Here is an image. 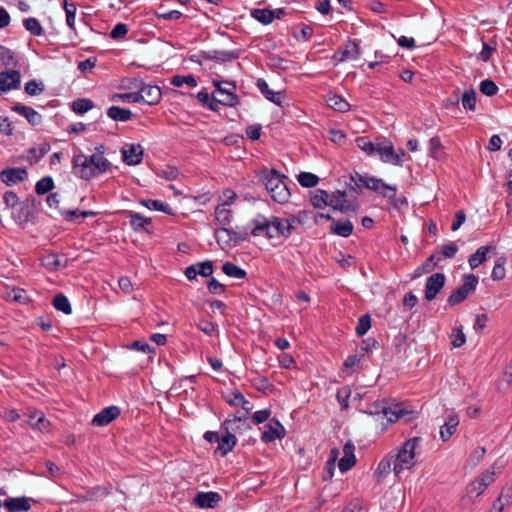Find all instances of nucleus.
Instances as JSON below:
<instances>
[{
    "instance_id": "1",
    "label": "nucleus",
    "mask_w": 512,
    "mask_h": 512,
    "mask_svg": "<svg viewBox=\"0 0 512 512\" xmlns=\"http://www.w3.org/2000/svg\"><path fill=\"white\" fill-rule=\"evenodd\" d=\"M250 225L251 235L254 237L264 235L268 239L280 237L288 239L295 230V227L291 226L284 218L277 216L267 218L262 214H258L252 219Z\"/></svg>"
},
{
    "instance_id": "2",
    "label": "nucleus",
    "mask_w": 512,
    "mask_h": 512,
    "mask_svg": "<svg viewBox=\"0 0 512 512\" xmlns=\"http://www.w3.org/2000/svg\"><path fill=\"white\" fill-rule=\"evenodd\" d=\"M258 179L265 186L271 199L278 204H285L289 201L291 193L285 183L287 176L280 173L278 170L262 169L258 173Z\"/></svg>"
},
{
    "instance_id": "3",
    "label": "nucleus",
    "mask_w": 512,
    "mask_h": 512,
    "mask_svg": "<svg viewBox=\"0 0 512 512\" xmlns=\"http://www.w3.org/2000/svg\"><path fill=\"white\" fill-rule=\"evenodd\" d=\"M109 165L110 163L101 154H93L90 157L78 154L73 158L74 174L86 180L105 172Z\"/></svg>"
},
{
    "instance_id": "4",
    "label": "nucleus",
    "mask_w": 512,
    "mask_h": 512,
    "mask_svg": "<svg viewBox=\"0 0 512 512\" xmlns=\"http://www.w3.org/2000/svg\"><path fill=\"white\" fill-rule=\"evenodd\" d=\"M160 99L161 90L158 86L147 84L141 79H130V102L154 105Z\"/></svg>"
},
{
    "instance_id": "5",
    "label": "nucleus",
    "mask_w": 512,
    "mask_h": 512,
    "mask_svg": "<svg viewBox=\"0 0 512 512\" xmlns=\"http://www.w3.org/2000/svg\"><path fill=\"white\" fill-rule=\"evenodd\" d=\"M421 442L420 437H414L405 441L394 460V473L396 476L405 469H411L415 463V450Z\"/></svg>"
},
{
    "instance_id": "6",
    "label": "nucleus",
    "mask_w": 512,
    "mask_h": 512,
    "mask_svg": "<svg viewBox=\"0 0 512 512\" xmlns=\"http://www.w3.org/2000/svg\"><path fill=\"white\" fill-rule=\"evenodd\" d=\"M478 285V277L474 274H465L462 278V284L453 291L448 299L449 306H455L462 303L468 296L476 290Z\"/></svg>"
},
{
    "instance_id": "7",
    "label": "nucleus",
    "mask_w": 512,
    "mask_h": 512,
    "mask_svg": "<svg viewBox=\"0 0 512 512\" xmlns=\"http://www.w3.org/2000/svg\"><path fill=\"white\" fill-rule=\"evenodd\" d=\"M212 83L216 88L214 94L219 95L217 101L221 105L235 107L239 104V97L235 93L236 84L234 81L214 79Z\"/></svg>"
},
{
    "instance_id": "8",
    "label": "nucleus",
    "mask_w": 512,
    "mask_h": 512,
    "mask_svg": "<svg viewBox=\"0 0 512 512\" xmlns=\"http://www.w3.org/2000/svg\"><path fill=\"white\" fill-rule=\"evenodd\" d=\"M346 196L345 191L339 190L336 193L329 194L327 206H330L341 213H356L359 208L357 199L347 200Z\"/></svg>"
},
{
    "instance_id": "9",
    "label": "nucleus",
    "mask_w": 512,
    "mask_h": 512,
    "mask_svg": "<svg viewBox=\"0 0 512 512\" xmlns=\"http://www.w3.org/2000/svg\"><path fill=\"white\" fill-rule=\"evenodd\" d=\"M376 155H379L381 161L384 163H389L395 166H400L402 164L400 155L396 153L392 142L386 138L378 140Z\"/></svg>"
},
{
    "instance_id": "10",
    "label": "nucleus",
    "mask_w": 512,
    "mask_h": 512,
    "mask_svg": "<svg viewBox=\"0 0 512 512\" xmlns=\"http://www.w3.org/2000/svg\"><path fill=\"white\" fill-rule=\"evenodd\" d=\"M223 234H225L227 237L225 240L226 243L233 241L234 244H238L248 240L249 234H251V225L249 224V227H244L242 229H239L238 227H236V229L226 227L219 228L215 232L217 241L223 239Z\"/></svg>"
},
{
    "instance_id": "11",
    "label": "nucleus",
    "mask_w": 512,
    "mask_h": 512,
    "mask_svg": "<svg viewBox=\"0 0 512 512\" xmlns=\"http://www.w3.org/2000/svg\"><path fill=\"white\" fill-rule=\"evenodd\" d=\"M367 189L381 195L382 197L388 198L391 203L395 204L397 187L385 183L382 179L372 176L370 179Z\"/></svg>"
},
{
    "instance_id": "12",
    "label": "nucleus",
    "mask_w": 512,
    "mask_h": 512,
    "mask_svg": "<svg viewBox=\"0 0 512 512\" xmlns=\"http://www.w3.org/2000/svg\"><path fill=\"white\" fill-rule=\"evenodd\" d=\"M446 277L443 273L437 272L429 276L425 284V299L434 300L445 285Z\"/></svg>"
},
{
    "instance_id": "13",
    "label": "nucleus",
    "mask_w": 512,
    "mask_h": 512,
    "mask_svg": "<svg viewBox=\"0 0 512 512\" xmlns=\"http://www.w3.org/2000/svg\"><path fill=\"white\" fill-rule=\"evenodd\" d=\"M286 435L284 426L276 418L270 419L264 426V431L261 434V440L264 443H270L276 439H282Z\"/></svg>"
},
{
    "instance_id": "14",
    "label": "nucleus",
    "mask_w": 512,
    "mask_h": 512,
    "mask_svg": "<svg viewBox=\"0 0 512 512\" xmlns=\"http://www.w3.org/2000/svg\"><path fill=\"white\" fill-rule=\"evenodd\" d=\"M241 51L238 49L231 50V51H224V50H208V51H202L200 53V56L204 60H211L218 63H226L231 62L233 60H236L240 57Z\"/></svg>"
},
{
    "instance_id": "15",
    "label": "nucleus",
    "mask_w": 512,
    "mask_h": 512,
    "mask_svg": "<svg viewBox=\"0 0 512 512\" xmlns=\"http://www.w3.org/2000/svg\"><path fill=\"white\" fill-rule=\"evenodd\" d=\"M221 428L223 430H232L233 432H242L250 428L248 422V412L236 413L232 419H226Z\"/></svg>"
},
{
    "instance_id": "16",
    "label": "nucleus",
    "mask_w": 512,
    "mask_h": 512,
    "mask_svg": "<svg viewBox=\"0 0 512 512\" xmlns=\"http://www.w3.org/2000/svg\"><path fill=\"white\" fill-rule=\"evenodd\" d=\"M120 415V409L117 406H109L97 413L91 424L97 427H103L110 424Z\"/></svg>"
},
{
    "instance_id": "17",
    "label": "nucleus",
    "mask_w": 512,
    "mask_h": 512,
    "mask_svg": "<svg viewBox=\"0 0 512 512\" xmlns=\"http://www.w3.org/2000/svg\"><path fill=\"white\" fill-rule=\"evenodd\" d=\"M20 73L16 70L0 72V94L20 85Z\"/></svg>"
},
{
    "instance_id": "18",
    "label": "nucleus",
    "mask_w": 512,
    "mask_h": 512,
    "mask_svg": "<svg viewBox=\"0 0 512 512\" xmlns=\"http://www.w3.org/2000/svg\"><path fill=\"white\" fill-rule=\"evenodd\" d=\"M225 435L220 437L215 453H219L222 457L231 452L237 444V438L232 430H224Z\"/></svg>"
},
{
    "instance_id": "19",
    "label": "nucleus",
    "mask_w": 512,
    "mask_h": 512,
    "mask_svg": "<svg viewBox=\"0 0 512 512\" xmlns=\"http://www.w3.org/2000/svg\"><path fill=\"white\" fill-rule=\"evenodd\" d=\"M1 180L8 186L23 181L27 171L23 168H7L0 173Z\"/></svg>"
},
{
    "instance_id": "20",
    "label": "nucleus",
    "mask_w": 512,
    "mask_h": 512,
    "mask_svg": "<svg viewBox=\"0 0 512 512\" xmlns=\"http://www.w3.org/2000/svg\"><path fill=\"white\" fill-rule=\"evenodd\" d=\"M221 500V496L217 492H199L194 497V504L199 508H214Z\"/></svg>"
},
{
    "instance_id": "21",
    "label": "nucleus",
    "mask_w": 512,
    "mask_h": 512,
    "mask_svg": "<svg viewBox=\"0 0 512 512\" xmlns=\"http://www.w3.org/2000/svg\"><path fill=\"white\" fill-rule=\"evenodd\" d=\"M130 226L135 231H143L151 233L153 231V225L151 218L144 217L140 213H134L130 211Z\"/></svg>"
},
{
    "instance_id": "22",
    "label": "nucleus",
    "mask_w": 512,
    "mask_h": 512,
    "mask_svg": "<svg viewBox=\"0 0 512 512\" xmlns=\"http://www.w3.org/2000/svg\"><path fill=\"white\" fill-rule=\"evenodd\" d=\"M31 501L27 497L8 498L3 505L9 512H24L31 508Z\"/></svg>"
},
{
    "instance_id": "23",
    "label": "nucleus",
    "mask_w": 512,
    "mask_h": 512,
    "mask_svg": "<svg viewBox=\"0 0 512 512\" xmlns=\"http://www.w3.org/2000/svg\"><path fill=\"white\" fill-rule=\"evenodd\" d=\"M256 86L260 90L262 95L268 101H270V102H272V103H274V104H276L278 106L282 105V100H283L282 93L281 92H274V91H272L269 88V85H268V83L266 82L265 79L259 78L257 80V82H256Z\"/></svg>"
},
{
    "instance_id": "24",
    "label": "nucleus",
    "mask_w": 512,
    "mask_h": 512,
    "mask_svg": "<svg viewBox=\"0 0 512 512\" xmlns=\"http://www.w3.org/2000/svg\"><path fill=\"white\" fill-rule=\"evenodd\" d=\"M12 110L24 116L27 121L34 126L39 125L42 121L41 115L31 107L16 104L12 107Z\"/></svg>"
},
{
    "instance_id": "25",
    "label": "nucleus",
    "mask_w": 512,
    "mask_h": 512,
    "mask_svg": "<svg viewBox=\"0 0 512 512\" xmlns=\"http://www.w3.org/2000/svg\"><path fill=\"white\" fill-rule=\"evenodd\" d=\"M30 426L40 432H48L50 429V422L45 418L42 412L34 411L28 414Z\"/></svg>"
},
{
    "instance_id": "26",
    "label": "nucleus",
    "mask_w": 512,
    "mask_h": 512,
    "mask_svg": "<svg viewBox=\"0 0 512 512\" xmlns=\"http://www.w3.org/2000/svg\"><path fill=\"white\" fill-rule=\"evenodd\" d=\"M495 250L494 246H481L468 258V263L471 269H476L480 264L487 260V254Z\"/></svg>"
},
{
    "instance_id": "27",
    "label": "nucleus",
    "mask_w": 512,
    "mask_h": 512,
    "mask_svg": "<svg viewBox=\"0 0 512 512\" xmlns=\"http://www.w3.org/2000/svg\"><path fill=\"white\" fill-rule=\"evenodd\" d=\"M353 230L354 226L350 220H333L332 224L330 225V231L333 234L344 238L349 237L353 233Z\"/></svg>"
},
{
    "instance_id": "28",
    "label": "nucleus",
    "mask_w": 512,
    "mask_h": 512,
    "mask_svg": "<svg viewBox=\"0 0 512 512\" xmlns=\"http://www.w3.org/2000/svg\"><path fill=\"white\" fill-rule=\"evenodd\" d=\"M407 414V411L399 403L387 402L384 417L387 418L389 423H394L401 417Z\"/></svg>"
},
{
    "instance_id": "29",
    "label": "nucleus",
    "mask_w": 512,
    "mask_h": 512,
    "mask_svg": "<svg viewBox=\"0 0 512 512\" xmlns=\"http://www.w3.org/2000/svg\"><path fill=\"white\" fill-rule=\"evenodd\" d=\"M139 203L149 210L160 211L167 215H175L173 209L166 202L153 199H141Z\"/></svg>"
},
{
    "instance_id": "30",
    "label": "nucleus",
    "mask_w": 512,
    "mask_h": 512,
    "mask_svg": "<svg viewBox=\"0 0 512 512\" xmlns=\"http://www.w3.org/2000/svg\"><path fill=\"white\" fill-rule=\"evenodd\" d=\"M439 261V256H437L436 254H431L423 264H421L414 270L413 277L417 278L422 276L423 274L432 272L437 267Z\"/></svg>"
},
{
    "instance_id": "31",
    "label": "nucleus",
    "mask_w": 512,
    "mask_h": 512,
    "mask_svg": "<svg viewBox=\"0 0 512 512\" xmlns=\"http://www.w3.org/2000/svg\"><path fill=\"white\" fill-rule=\"evenodd\" d=\"M459 425V419L456 415H451L445 421L444 425L441 426L440 436L443 441H448L451 436L456 431L457 426Z\"/></svg>"
},
{
    "instance_id": "32",
    "label": "nucleus",
    "mask_w": 512,
    "mask_h": 512,
    "mask_svg": "<svg viewBox=\"0 0 512 512\" xmlns=\"http://www.w3.org/2000/svg\"><path fill=\"white\" fill-rule=\"evenodd\" d=\"M378 140H380V138H377L376 141L373 142L369 140L368 137L359 136L356 138L355 142L357 147L365 152L368 156H374L376 155Z\"/></svg>"
},
{
    "instance_id": "33",
    "label": "nucleus",
    "mask_w": 512,
    "mask_h": 512,
    "mask_svg": "<svg viewBox=\"0 0 512 512\" xmlns=\"http://www.w3.org/2000/svg\"><path fill=\"white\" fill-rule=\"evenodd\" d=\"M222 271L228 277L235 279H245L247 276V272L244 269L229 261L222 265Z\"/></svg>"
},
{
    "instance_id": "34",
    "label": "nucleus",
    "mask_w": 512,
    "mask_h": 512,
    "mask_svg": "<svg viewBox=\"0 0 512 512\" xmlns=\"http://www.w3.org/2000/svg\"><path fill=\"white\" fill-rule=\"evenodd\" d=\"M327 104L330 108L338 112H347L350 110V104L340 95L333 94L328 97Z\"/></svg>"
},
{
    "instance_id": "35",
    "label": "nucleus",
    "mask_w": 512,
    "mask_h": 512,
    "mask_svg": "<svg viewBox=\"0 0 512 512\" xmlns=\"http://www.w3.org/2000/svg\"><path fill=\"white\" fill-rule=\"evenodd\" d=\"M251 17L263 25H269L274 20L272 10L268 8H255L251 11Z\"/></svg>"
},
{
    "instance_id": "36",
    "label": "nucleus",
    "mask_w": 512,
    "mask_h": 512,
    "mask_svg": "<svg viewBox=\"0 0 512 512\" xmlns=\"http://www.w3.org/2000/svg\"><path fill=\"white\" fill-rule=\"evenodd\" d=\"M371 177L372 176L368 174L362 175L358 172H355V174L350 176V180L355 184V186L350 185L351 190L360 194L362 192V188L367 189V185H369Z\"/></svg>"
},
{
    "instance_id": "37",
    "label": "nucleus",
    "mask_w": 512,
    "mask_h": 512,
    "mask_svg": "<svg viewBox=\"0 0 512 512\" xmlns=\"http://www.w3.org/2000/svg\"><path fill=\"white\" fill-rule=\"evenodd\" d=\"M156 175L165 180H175L179 176V170L176 166L163 165L156 171Z\"/></svg>"
},
{
    "instance_id": "38",
    "label": "nucleus",
    "mask_w": 512,
    "mask_h": 512,
    "mask_svg": "<svg viewBox=\"0 0 512 512\" xmlns=\"http://www.w3.org/2000/svg\"><path fill=\"white\" fill-rule=\"evenodd\" d=\"M462 106L465 110H476V92L473 88L465 90L461 98Z\"/></svg>"
},
{
    "instance_id": "39",
    "label": "nucleus",
    "mask_w": 512,
    "mask_h": 512,
    "mask_svg": "<svg viewBox=\"0 0 512 512\" xmlns=\"http://www.w3.org/2000/svg\"><path fill=\"white\" fill-rule=\"evenodd\" d=\"M392 465L394 466V460L392 458H383L379 462L375 471V476L378 481L382 480L390 473Z\"/></svg>"
},
{
    "instance_id": "40",
    "label": "nucleus",
    "mask_w": 512,
    "mask_h": 512,
    "mask_svg": "<svg viewBox=\"0 0 512 512\" xmlns=\"http://www.w3.org/2000/svg\"><path fill=\"white\" fill-rule=\"evenodd\" d=\"M171 85L174 87H181L184 84L195 87L197 86V80L194 75H174L170 80Z\"/></svg>"
},
{
    "instance_id": "41",
    "label": "nucleus",
    "mask_w": 512,
    "mask_h": 512,
    "mask_svg": "<svg viewBox=\"0 0 512 512\" xmlns=\"http://www.w3.org/2000/svg\"><path fill=\"white\" fill-rule=\"evenodd\" d=\"M329 193L326 190L318 189L311 197V204L314 208L322 209L327 206Z\"/></svg>"
},
{
    "instance_id": "42",
    "label": "nucleus",
    "mask_w": 512,
    "mask_h": 512,
    "mask_svg": "<svg viewBox=\"0 0 512 512\" xmlns=\"http://www.w3.org/2000/svg\"><path fill=\"white\" fill-rule=\"evenodd\" d=\"M297 180L302 187L312 188L318 184L319 177L310 172H301L297 176Z\"/></svg>"
},
{
    "instance_id": "43",
    "label": "nucleus",
    "mask_w": 512,
    "mask_h": 512,
    "mask_svg": "<svg viewBox=\"0 0 512 512\" xmlns=\"http://www.w3.org/2000/svg\"><path fill=\"white\" fill-rule=\"evenodd\" d=\"M216 220L222 225H228L232 221V211L225 208V204L218 205L215 208Z\"/></svg>"
},
{
    "instance_id": "44",
    "label": "nucleus",
    "mask_w": 512,
    "mask_h": 512,
    "mask_svg": "<svg viewBox=\"0 0 512 512\" xmlns=\"http://www.w3.org/2000/svg\"><path fill=\"white\" fill-rule=\"evenodd\" d=\"M144 157V148L140 144H130V166L139 165Z\"/></svg>"
},
{
    "instance_id": "45",
    "label": "nucleus",
    "mask_w": 512,
    "mask_h": 512,
    "mask_svg": "<svg viewBox=\"0 0 512 512\" xmlns=\"http://www.w3.org/2000/svg\"><path fill=\"white\" fill-rule=\"evenodd\" d=\"M344 57L347 59L355 60L360 56V47L357 42L349 40L348 43L342 47Z\"/></svg>"
},
{
    "instance_id": "46",
    "label": "nucleus",
    "mask_w": 512,
    "mask_h": 512,
    "mask_svg": "<svg viewBox=\"0 0 512 512\" xmlns=\"http://www.w3.org/2000/svg\"><path fill=\"white\" fill-rule=\"evenodd\" d=\"M505 258L500 257L496 260L495 265L493 267L491 278L494 281H500L505 278L506 271H505Z\"/></svg>"
},
{
    "instance_id": "47",
    "label": "nucleus",
    "mask_w": 512,
    "mask_h": 512,
    "mask_svg": "<svg viewBox=\"0 0 512 512\" xmlns=\"http://www.w3.org/2000/svg\"><path fill=\"white\" fill-rule=\"evenodd\" d=\"M53 306L55 307V309H57L58 311H62L65 314H70L72 311L71 305L67 297L64 296L63 294H57L54 297Z\"/></svg>"
},
{
    "instance_id": "48",
    "label": "nucleus",
    "mask_w": 512,
    "mask_h": 512,
    "mask_svg": "<svg viewBox=\"0 0 512 512\" xmlns=\"http://www.w3.org/2000/svg\"><path fill=\"white\" fill-rule=\"evenodd\" d=\"M443 145L441 144L438 136L432 137L429 140V154L434 159H440L442 156Z\"/></svg>"
},
{
    "instance_id": "49",
    "label": "nucleus",
    "mask_w": 512,
    "mask_h": 512,
    "mask_svg": "<svg viewBox=\"0 0 512 512\" xmlns=\"http://www.w3.org/2000/svg\"><path fill=\"white\" fill-rule=\"evenodd\" d=\"M480 92L486 96H494L498 93V86L494 81L490 79H485L480 82L479 85Z\"/></svg>"
},
{
    "instance_id": "50",
    "label": "nucleus",
    "mask_w": 512,
    "mask_h": 512,
    "mask_svg": "<svg viewBox=\"0 0 512 512\" xmlns=\"http://www.w3.org/2000/svg\"><path fill=\"white\" fill-rule=\"evenodd\" d=\"M94 107L90 99H77L72 103V109L78 114H83Z\"/></svg>"
},
{
    "instance_id": "51",
    "label": "nucleus",
    "mask_w": 512,
    "mask_h": 512,
    "mask_svg": "<svg viewBox=\"0 0 512 512\" xmlns=\"http://www.w3.org/2000/svg\"><path fill=\"white\" fill-rule=\"evenodd\" d=\"M371 328V318L368 314L362 315L358 319V323L356 325L355 331L358 336L365 335L368 330Z\"/></svg>"
},
{
    "instance_id": "52",
    "label": "nucleus",
    "mask_w": 512,
    "mask_h": 512,
    "mask_svg": "<svg viewBox=\"0 0 512 512\" xmlns=\"http://www.w3.org/2000/svg\"><path fill=\"white\" fill-rule=\"evenodd\" d=\"M54 183L51 177H44L36 183L35 191L39 195H44L53 189Z\"/></svg>"
},
{
    "instance_id": "53",
    "label": "nucleus",
    "mask_w": 512,
    "mask_h": 512,
    "mask_svg": "<svg viewBox=\"0 0 512 512\" xmlns=\"http://www.w3.org/2000/svg\"><path fill=\"white\" fill-rule=\"evenodd\" d=\"M451 339H452L451 343H452L453 347H455V348H459L465 344L466 336H465L461 326L455 327L452 329Z\"/></svg>"
},
{
    "instance_id": "54",
    "label": "nucleus",
    "mask_w": 512,
    "mask_h": 512,
    "mask_svg": "<svg viewBox=\"0 0 512 512\" xmlns=\"http://www.w3.org/2000/svg\"><path fill=\"white\" fill-rule=\"evenodd\" d=\"M42 265L45 268H47L51 271H54V270H57L61 266V262H60V259L57 254L51 253V254H48L45 257H43Z\"/></svg>"
},
{
    "instance_id": "55",
    "label": "nucleus",
    "mask_w": 512,
    "mask_h": 512,
    "mask_svg": "<svg viewBox=\"0 0 512 512\" xmlns=\"http://www.w3.org/2000/svg\"><path fill=\"white\" fill-rule=\"evenodd\" d=\"M108 116L115 121H126L128 120V110L112 106L107 111Z\"/></svg>"
},
{
    "instance_id": "56",
    "label": "nucleus",
    "mask_w": 512,
    "mask_h": 512,
    "mask_svg": "<svg viewBox=\"0 0 512 512\" xmlns=\"http://www.w3.org/2000/svg\"><path fill=\"white\" fill-rule=\"evenodd\" d=\"M378 347H379V343L376 339L367 338L362 341V343L359 347L358 353L363 354V357H364L365 354H369L370 352L377 349Z\"/></svg>"
},
{
    "instance_id": "57",
    "label": "nucleus",
    "mask_w": 512,
    "mask_h": 512,
    "mask_svg": "<svg viewBox=\"0 0 512 512\" xmlns=\"http://www.w3.org/2000/svg\"><path fill=\"white\" fill-rule=\"evenodd\" d=\"M387 402H388V400H385V399L377 400V401L373 402L369 407L368 413L370 415H376V416L381 415L384 417Z\"/></svg>"
},
{
    "instance_id": "58",
    "label": "nucleus",
    "mask_w": 512,
    "mask_h": 512,
    "mask_svg": "<svg viewBox=\"0 0 512 512\" xmlns=\"http://www.w3.org/2000/svg\"><path fill=\"white\" fill-rule=\"evenodd\" d=\"M64 9L66 13L67 25L73 29L75 23L76 6L74 3H69L67 0L64 1Z\"/></svg>"
},
{
    "instance_id": "59",
    "label": "nucleus",
    "mask_w": 512,
    "mask_h": 512,
    "mask_svg": "<svg viewBox=\"0 0 512 512\" xmlns=\"http://www.w3.org/2000/svg\"><path fill=\"white\" fill-rule=\"evenodd\" d=\"M0 60L5 66H12L16 63L14 53L4 46H0Z\"/></svg>"
},
{
    "instance_id": "60",
    "label": "nucleus",
    "mask_w": 512,
    "mask_h": 512,
    "mask_svg": "<svg viewBox=\"0 0 512 512\" xmlns=\"http://www.w3.org/2000/svg\"><path fill=\"white\" fill-rule=\"evenodd\" d=\"M24 26L31 34L35 36H39L42 34V27L36 18L25 19Z\"/></svg>"
},
{
    "instance_id": "61",
    "label": "nucleus",
    "mask_w": 512,
    "mask_h": 512,
    "mask_svg": "<svg viewBox=\"0 0 512 512\" xmlns=\"http://www.w3.org/2000/svg\"><path fill=\"white\" fill-rule=\"evenodd\" d=\"M44 91V84L42 82H37L35 80H31L25 85V92L28 95L35 96Z\"/></svg>"
},
{
    "instance_id": "62",
    "label": "nucleus",
    "mask_w": 512,
    "mask_h": 512,
    "mask_svg": "<svg viewBox=\"0 0 512 512\" xmlns=\"http://www.w3.org/2000/svg\"><path fill=\"white\" fill-rule=\"evenodd\" d=\"M356 463L355 455H345L339 460L338 466L341 472H347L350 470Z\"/></svg>"
},
{
    "instance_id": "63",
    "label": "nucleus",
    "mask_w": 512,
    "mask_h": 512,
    "mask_svg": "<svg viewBox=\"0 0 512 512\" xmlns=\"http://www.w3.org/2000/svg\"><path fill=\"white\" fill-rule=\"evenodd\" d=\"M226 402L229 405L237 406L240 404H250L248 400L244 397V395L239 391H234L231 393L229 397H225Z\"/></svg>"
},
{
    "instance_id": "64",
    "label": "nucleus",
    "mask_w": 512,
    "mask_h": 512,
    "mask_svg": "<svg viewBox=\"0 0 512 512\" xmlns=\"http://www.w3.org/2000/svg\"><path fill=\"white\" fill-rule=\"evenodd\" d=\"M198 274L202 277H209L213 274V262L206 260L196 263Z\"/></svg>"
}]
</instances>
